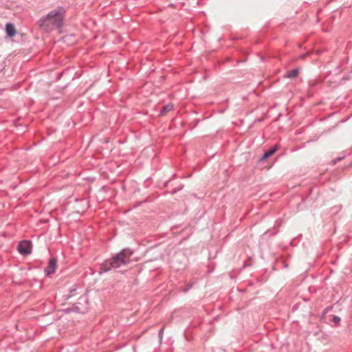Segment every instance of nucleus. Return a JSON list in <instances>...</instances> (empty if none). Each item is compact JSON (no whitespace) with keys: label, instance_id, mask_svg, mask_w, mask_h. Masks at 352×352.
<instances>
[{"label":"nucleus","instance_id":"obj_1","mask_svg":"<svg viewBox=\"0 0 352 352\" xmlns=\"http://www.w3.org/2000/svg\"><path fill=\"white\" fill-rule=\"evenodd\" d=\"M65 10L63 7H58L50 12L46 16L41 17L37 22L39 28L47 32L54 29H60L64 23Z\"/></svg>","mask_w":352,"mask_h":352},{"label":"nucleus","instance_id":"obj_2","mask_svg":"<svg viewBox=\"0 0 352 352\" xmlns=\"http://www.w3.org/2000/svg\"><path fill=\"white\" fill-rule=\"evenodd\" d=\"M134 251L129 248H124L120 252L116 254L110 259L105 261L100 267L104 272H109L111 269H116L122 265H126L132 261L131 256Z\"/></svg>","mask_w":352,"mask_h":352},{"label":"nucleus","instance_id":"obj_3","mask_svg":"<svg viewBox=\"0 0 352 352\" xmlns=\"http://www.w3.org/2000/svg\"><path fill=\"white\" fill-rule=\"evenodd\" d=\"M32 248V244L30 241L23 240L19 242V243L18 244L17 250L23 256H27L31 254Z\"/></svg>","mask_w":352,"mask_h":352},{"label":"nucleus","instance_id":"obj_4","mask_svg":"<svg viewBox=\"0 0 352 352\" xmlns=\"http://www.w3.org/2000/svg\"><path fill=\"white\" fill-rule=\"evenodd\" d=\"M57 267V259L56 258H51L49 260L48 265L45 269L46 276H50L54 274Z\"/></svg>","mask_w":352,"mask_h":352},{"label":"nucleus","instance_id":"obj_5","mask_svg":"<svg viewBox=\"0 0 352 352\" xmlns=\"http://www.w3.org/2000/svg\"><path fill=\"white\" fill-rule=\"evenodd\" d=\"M278 148H279V146L277 144L270 148L267 151H266L264 153L263 156L260 158L259 162H263V161L268 159L270 157H271L272 155H274Z\"/></svg>","mask_w":352,"mask_h":352},{"label":"nucleus","instance_id":"obj_6","mask_svg":"<svg viewBox=\"0 0 352 352\" xmlns=\"http://www.w3.org/2000/svg\"><path fill=\"white\" fill-rule=\"evenodd\" d=\"M6 32L8 37H13L16 34V30L12 23H8L6 25Z\"/></svg>","mask_w":352,"mask_h":352},{"label":"nucleus","instance_id":"obj_7","mask_svg":"<svg viewBox=\"0 0 352 352\" xmlns=\"http://www.w3.org/2000/svg\"><path fill=\"white\" fill-rule=\"evenodd\" d=\"M173 109V104L171 103H168L164 106H163L160 111V116H165L168 112L171 111Z\"/></svg>","mask_w":352,"mask_h":352},{"label":"nucleus","instance_id":"obj_8","mask_svg":"<svg viewBox=\"0 0 352 352\" xmlns=\"http://www.w3.org/2000/svg\"><path fill=\"white\" fill-rule=\"evenodd\" d=\"M298 74L299 69L298 68H296L294 69L287 72L284 76L288 78H294L298 76Z\"/></svg>","mask_w":352,"mask_h":352},{"label":"nucleus","instance_id":"obj_9","mask_svg":"<svg viewBox=\"0 0 352 352\" xmlns=\"http://www.w3.org/2000/svg\"><path fill=\"white\" fill-rule=\"evenodd\" d=\"M78 304H80V302H78ZM72 310L75 312L78 313H83L84 311L81 310L80 308L77 305V303H75L72 307Z\"/></svg>","mask_w":352,"mask_h":352},{"label":"nucleus","instance_id":"obj_10","mask_svg":"<svg viewBox=\"0 0 352 352\" xmlns=\"http://www.w3.org/2000/svg\"><path fill=\"white\" fill-rule=\"evenodd\" d=\"M332 321L335 323L336 326H338L339 322H340V318L338 316H333Z\"/></svg>","mask_w":352,"mask_h":352},{"label":"nucleus","instance_id":"obj_11","mask_svg":"<svg viewBox=\"0 0 352 352\" xmlns=\"http://www.w3.org/2000/svg\"><path fill=\"white\" fill-rule=\"evenodd\" d=\"M343 158H344V157H338V158H336V159H334V160L332 161V163H333V164H336L338 162H339V161L342 160Z\"/></svg>","mask_w":352,"mask_h":352},{"label":"nucleus","instance_id":"obj_12","mask_svg":"<svg viewBox=\"0 0 352 352\" xmlns=\"http://www.w3.org/2000/svg\"><path fill=\"white\" fill-rule=\"evenodd\" d=\"M316 84H317L316 81H312V82H310L309 85H310V87H314Z\"/></svg>","mask_w":352,"mask_h":352},{"label":"nucleus","instance_id":"obj_13","mask_svg":"<svg viewBox=\"0 0 352 352\" xmlns=\"http://www.w3.org/2000/svg\"><path fill=\"white\" fill-rule=\"evenodd\" d=\"M331 309H332V307H327V308L324 310V312L326 314V313L329 312Z\"/></svg>","mask_w":352,"mask_h":352},{"label":"nucleus","instance_id":"obj_14","mask_svg":"<svg viewBox=\"0 0 352 352\" xmlns=\"http://www.w3.org/2000/svg\"><path fill=\"white\" fill-rule=\"evenodd\" d=\"M181 188H175V189H173V191L170 192L171 194H175L176 193L177 191H179Z\"/></svg>","mask_w":352,"mask_h":352},{"label":"nucleus","instance_id":"obj_15","mask_svg":"<svg viewBox=\"0 0 352 352\" xmlns=\"http://www.w3.org/2000/svg\"><path fill=\"white\" fill-rule=\"evenodd\" d=\"M72 311H74L72 310V307H71V308H68V309H65V312H66V313H70V312H72Z\"/></svg>","mask_w":352,"mask_h":352},{"label":"nucleus","instance_id":"obj_16","mask_svg":"<svg viewBox=\"0 0 352 352\" xmlns=\"http://www.w3.org/2000/svg\"><path fill=\"white\" fill-rule=\"evenodd\" d=\"M75 291H76V289L71 290V291H70L71 294H70L69 296H68L67 298H69V297H71V296H72V294H74V292H75Z\"/></svg>","mask_w":352,"mask_h":352},{"label":"nucleus","instance_id":"obj_17","mask_svg":"<svg viewBox=\"0 0 352 352\" xmlns=\"http://www.w3.org/2000/svg\"><path fill=\"white\" fill-rule=\"evenodd\" d=\"M79 300H82V301H85V302H86V301H87V300L85 299V297H82V296H81V297L79 298Z\"/></svg>","mask_w":352,"mask_h":352},{"label":"nucleus","instance_id":"obj_18","mask_svg":"<svg viewBox=\"0 0 352 352\" xmlns=\"http://www.w3.org/2000/svg\"><path fill=\"white\" fill-rule=\"evenodd\" d=\"M163 331V329H162L160 331V336L161 335V333H162Z\"/></svg>","mask_w":352,"mask_h":352}]
</instances>
